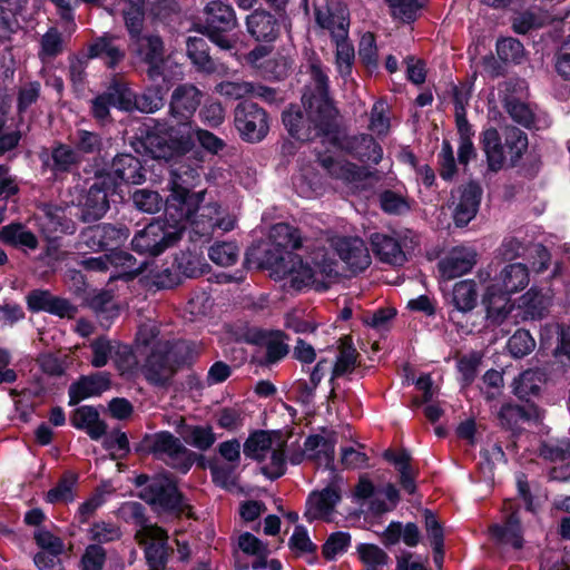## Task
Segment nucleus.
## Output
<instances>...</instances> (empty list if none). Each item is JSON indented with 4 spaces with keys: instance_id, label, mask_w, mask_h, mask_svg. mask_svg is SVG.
I'll return each instance as SVG.
<instances>
[{
    "instance_id": "obj_1",
    "label": "nucleus",
    "mask_w": 570,
    "mask_h": 570,
    "mask_svg": "<svg viewBox=\"0 0 570 570\" xmlns=\"http://www.w3.org/2000/svg\"><path fill=\"white\" fill-rule=\"evenodd\" d=\"M309 73L314 89L308 86L303 94L304 112L298 107H289L283 112L289 135L302 141L330 132L337 115L327 95L328 78L318 61L311 62Z\"/></svg>"
},
{
    "instance_id": "obj_2",
    "label": "nucleus",
    "mask_w": 570,
    "mask_h": 570,
    "mask_svg": "<svg viewBox=\"0 0 570 570\" xmlns=\"http://www.w3.org/2000/svg\"><path fill=\"white\" fill-rule=\"evenodd\" d=\"M195 140L212 154H218L225 147L223 139L206 129L194 126L191 121L175 126L157 125L146 136L145 147L153 158L168 161L190 151Z\"/></svg>"
},
{
    "instance_id": "obj_3",
    "label": "nucleus",
    "mask_w": 570,
    "mask_h": 570,
    "mask_svg": "<svg viewBox=\"0 0 570 570\" xmlns=\"http://www.w3.org/2000/svg\"><path fill=\"white\" fill-rule=\"evenodd\" d=\"M157 324L153 321L140 325L136 344L139 354L146 356L141 370L146 379L155 384L167 382L175 373L177 366L186 362L185 353L189 345L184 341L170 343L158 337Z\"/></svg>"
},
{
    "instance_id": "obj_4",
    "label": "nucleus",
    "mask_w": 570,
    "mask_h": 570,
    "mask_svg": "<svg viewBox=\"0 0 570 570\" xmlns=\"http://www.w3.org/2000/svg\"><path fill=\"white\" fill-rule=\"evenodd\" d=\"M269 262L277 273L288 276L292 286L298 291L305 287L325 291L340 275L336 261L327 248L321 246L312 252L311 264L293 253H287V257L281 256L274 262L269 258Z\"/></svg>"
},
{
    "instance_id": "obj_5",
    "label": "nucleus",
    "mask_w": 570,
    "mask_h": 570,
    "mask_svg": "<svg viewBox=\"0 0 570 570\" xmlns=\"http://www.w3.org/2000/svg\"><path fill=\"white\" fill-rule=\"evenodd\" d=\"M173 179L170 185V194L165 203L166 223L171 227H179L181 235L186 226L189 224L196 208L204 202V191L190 193L184 186L189 180L198 177L196 168L179 166L173 169Z\"/></svg>"
},
{
    "instance_id": "obj_6",
    "label": "nucleus",
    "mask_w": 570,
    "mask_h": 570,
    "mask_svg": "<svg viewBox=\"0 0 570 570\" xmlns=\"http://www.w3.org/2000/svg\"><path fill=\"white\" fill-rule=\"evenodd\" d=\"M205 32L208 38L224 50L233 49L236 40L227 36L238 26L234 8L220 0H212L204 7Z\"/></svg>"
},
{
    "instance_id": "obj_7",
    "label": "nucleus",
    "mask_w": 570,
    "mask_h": 570,
    "mask_svg": "<svg viewBox=\"0 0 570 570\" xmlns=\"http://www.w3.org/2000/svg\"><path fill=\"white\" fill-rule=\"evenodd\" d=\"M137 485L141 489L140 498L159 511H180L181 495L175 482L167 475H156L149 480L145 474L136 478Z\"/></svg>"
},
{
    "instance_id": "obj_8",
    "label": "nucleus",
    "mask_w": 570,
    "mask_h": 570,
    "mask_svg": "<svg viewBox=\"0 0 570 570\" xmlns=\"http://www.w3.org/2000/svg\"><path fill=\"white\" fill-rule=\"evenodd\" d=\"M180 237L179 227H171L166 222L155 220L135 234L131 246L139 254L158 256Z\"/></svg>"
},
{
    "instance_id": "obj_9",
    "label": "nucleus",
    "mask_w": 570,
    "mask_h": 570,
    "mask_svg": "<svg viewBox=\"0 0 570 570\" xmlns=\"http://www.w3.org/2000/svg\"><path fill=\"white\" fill-rule=\"evenodd\" d=\"M149 451L168 465L186 473L191 466L190 452L170 432L161 431L145 439Z\"/></svg>"
},
{
    "instance_id": "obj_10",
    "label": "nucleus",
    "mask_w": 570,
    "mask_h": 570,
    "mask_svg": "<svg viewBox=\"0 0 570 570\" xmlns=\"http://www.w3.org/2000/svg\"><path fill=\"white\" fill-rule=\"evenodd\" d=\"M235 126L240 137L249 142L261 141L269 129L267 114L253 102H242L236 107Z\"/></svg>"
},
{
    "instance_id": "obj_11",
    "label": "nucleus",
    "mask_w": 570,
    "mask_h": 570,
    "mask_svg": "<svg viewBox=\"0 0 570 570\" xmlns=\"http://www.w3.org/2000/svg\"><path fill=\"white\" fill-rule=\"evenodd\" d=\"M110 177H100L79 196L77 206L83 222L100 219L109 209L108 196L112 189Z\"/></svg>"
},
{
    "instance_id": "obj_12",
    "label": "nucleus",
    "mask_w": 570,
    "mask_h": 570,
    "mask_svg": "<svg viewBox=\"0 0 570 570\" xmlns=\"http://www.w3.org/2000/svg\"><path fill=\"white\" fill-rule=\"evenodd\" d=\"M235 224V217L229 214L222 215L219 206L215 203L203 206L200 204L189 222L195 234L206 237L212 236L216 229L229 232L234 229Z\"/></svg>"
},
{
    "instance_id": "obj_13",
    "label": "nucleus",
    "mask_w": 570,
    "mask_h": 570,
    "mask_svg": "<svg viewBox=\"0 0 570 570\" xmlns=\"http://www.w3.org/2000/svg\"><path fill=\"white\" fill-rule=\"evenodd\" d=\"M118 95L117 108L125 111L139 110L141 112H155L164 106V96L160 89H148L137 96L126 85H117L111 91Z\"/></svg>"
},
{
    "instance_id": "obj_14",
    "label": "nucleus",
    "mask_w": 570,
    "mask_h": 570,
    "mask_svg": "<svg viewBox=\"0 0 570 570\" xmlns=\"http://www.w3.org/2000/svg\"><path fill=\"white\" fill-rule=\"evenodd\" d=\"M330 247L348 266L351 272L358 273L371 264V256L365 243L358 237H332Z\"/></svg>"
},
{
    "instance_id": "obj_15",
    "label": "nucleus",
    "mask_w": 570,
    "mask_h": 570,
    "mask_svg": "<svg viewBox=\"0 0 570 570\" xmlns=\"http://www.w3.org/2000/svg\"><path fill=\"white\" fill-rule=\"evenodd\" d=\"M139 544L145 547V554L150 570H161L167 557V539L165 530L147 524L136 533Z\"/></svg>"
},
{
    "instance_id": "obj_16",
    "label": "nucleus",
    "mask_w": 570,
    "mask_h": 570,
    "mask_svg": "<svg viewBox=\"0 0 570 570\" xmlns=\"http://www.w3.org/2000/svg\"><path fill=\"white\" fill-rule=\"evenodd\" d=\"M317 24L330 32L333 40L347 38L348 35V11L338 0H330L325 6L315 10Z\"/></svg>"
},
{
    "instance_id": "obj_17",
    "label": "nucleus",
    "mask_w": 570,
    "mask_h": 570,
    "mask_svg": "<svg viewBox=\"0 0 570 570\" xmlns=\"http://www.w3.org/2000/svg\"><path fill=\"white\" fill-rule=\"evenodd\" d=\"M481 198V189L470 183L452 191L453 218L456 226L468 225L476 215Z\"/></svg>"
},
{
    "instance_id": "obj_18",
    "label": "nucleus",
    "mask_w": 570,
    "mask_h": 570,
    "mask_svg": "<svg viewBox=\"0 0 570 570\" xmlns=\"http://www.w3.org/2000/svg\"><path fill=\"white\" fill-rule=\"evenodd\" d=\"M341 500V491L335 484H331L321 491H313L306 500L304 517L307 521H331L335 508Z\"/></svg>"
},
{
    "instance_id": "obj_19",
    "label": "nucleus",
    "mask_w": 570,
    "mask_h": 570,
    "mask_svg": "<svg viewBox=\"0 0 570 570\" xmlns=\"http://www.w3.org/2000/svg\"><path fill=\"white\" fill-rule=\"evenodd\" d=\"M504 520L502 524L495 523L490 528L491 535L500 544L511 546L519 549L523 543V531L513 501H505L503 504Z\"/></svg>"
},
{
    "instance_id": "obj_20",
    "label": "nucleus",
    "mask_w": 570,
    "mask_h": 570,
    "mask_svg": "<svg viewBox=\"0 0 570 570\" xmlns=\"http://www.w3.org/2000/svg\"><path fill=\"white\" fill-rule=\"evenodd\" d=\"M476 261L475 248L465 245L455 246L439 262V272L443 279L450 281L469 273Z\"/></svg>"
},
{
    "instance_id": "obj_21",
    "label": "nucleus",
    "mask_w": 570,
    "mask_h": 570,
    "mask_svg": "<svg viewBox=\"0 0 570 570\" xmlns=\"http://www.w3.org/2000/svg\"><path fill=\"white\" fill-rule=\"evenodd\" d=\"M202 91L190 83L180 85L171 94L169 111L180 122L190 121L200 105Z\"/></svg>"
},
{
    "instance_id": "obj_22",
    "label": "nucleus",
    "mask_w": 570,
    "mask_h": 570,
    "mask_svg": "<svg viewBox=\"0 0 570 570\" xmlns=\"http://www.w3.org/2000/svg\"><path fill=\"white\" fill-rule=\"evenodd\" d=\"M128 237L127 227H116L109 224L89 227L81 234L85 245L94 250L117 246L126 242Z\"/></svg>"
},
{
    "instance_id": "obj_23",
    "label": "nucleus",
    "mask_w": 570,
    "mask_h": 570,
    "mask_svg": "<svg viewBox=\"0 0 570 570\" xmlns=\"http://www.w3.org/2000/svg\"><path fill=\"white\" fill-rule=\"evenodd\" d=\"M132 51L149 66V77H158L163 71L164 43L158 36H141L131 41Z\"/></svg>"
},
{
    "instance_id": "obj_24",
    "label": "nucleus",
    "mask_w": 570,
    "mask_h": 570,
    "mask_svg": "<svg viewBox=\"0 0 570 570\" xmlns=\"http://www.w3.org/2000/svg\"><path fill=\"white\" fill-rule=\"evenodd\" d=\"M39 227L48 237L57 233L72 234L76 230L71 214H67V208L55 205H45L41 214L38 216Z\"/></svg>"
},
{
    "instance_id": "obj_25",
    "label": "nucleus",
    "mask_w": 570,
    "mask_h": 570,
    "mask_svg": "<svg viewBox=\"0 0 570 570\" xmlns=\"http://www.w3.org/2000/svg\"><path fill=\"white\" fill-rule=\"evenodd\" d=\"M321 164L331 176L342 179L355 189L363 188L365 180L370 178V173L365 168L341 158L323 157Z\"/></svg>"
},
{
    "instance_id": "obj_26",
    "label": "nucleus",
    "mask_w": 570,
    "mask_h": 570,
    "mask_svg": "<svg viewBox=\"0 0 570 570\" xmlns=\"http://www.w3.org/2000/svg\"><path fill=\"white\" fill-rule=\"evenodd\" d=\"M402 236L397 233L392 235L375 233L371 236V244L375 255L384 263L400 266L406 261L402 248Z\"/></svg>"
},
{
    "instance_id": "obj_27",
    "label": "nucleus",
    "mask_w": 570,
    "mask_h": 570,
    "mask_svg": "<svg viewBox=\"0 0 570 570\" xmlns=\"http://www.w3.org/2000/svg\"><path fill=\"white\" fill-rule=\"evenodd\" d=\"M530 282L529 269L521 263L505 265L490 286H495L498 292L512 295L524 289Z\"/></svg>"
},
{
    "instance_id": "obj_28",
    "label": "nucleus",
    "mask_w": 570,
    "mask_h": 570,
    "mask_svg": "<svg viewBox=\"0 0 570 570\" xmlns=\"http://www.w3.org/2000/svg\"><path fill=\"white\" fill-rule=\"evenodd\" d=\"M111 384L108 372H97L91 375L80 377L69 389L70 404H76L81 400L91 396H98L109 390Z\"/></svg>"
},
{
    "instance_id": "obj_29",
    "label": "nucleus",
    "mask_w": 570,
    "mask_h": 570,
    "mask_svg": "<svg viewBox=\"0 0 570 570\" xmlns=\"http://www.w3.org/2000/svg\"><path fill=\"white\" fill-rule=\"evenodd\" d=\"M540 343L544 348H550L556 343L553 356L560 363L570 366V335L562 325L546 324L540 332Z\"/></svg>"
},
{
    "instance_id": "obj_30",
    "label": "nucleus",
    "mask_w": 570,
    "mask_h": 570,
    "mask_svg": "<svg viewBox=\"0 0 570 570\" xmlns=\"http://www.w3.org/2000/svg\"><path fill=\"white\" fill-rule=\"evenodd\" d=\"M248 33L257 41H274L279 33L277 20L269 12L255 10L246 18Z\"/></svg>"
},
{
    "instance_id": "obj_31",
    "label": "nucleus",
    "mask_w": 570,
    "mask_h": 570,
    "mask_svg": "<svg viewBox=\"0 0 570 570\" xmlns=\"http://www.w3.org/2000/svg\"><path fill=\"white\" fill-rule=\"evenodd\" d=\"M507 107L512 119L527 128L541 130L548 128L551 124L544 111L534 110L525 102L511 100Z\"/></svg>"
},
{
    "instance_id": "obj_32",
    "label": "nucleus",
    "mask_w": 570,
    "mask_h": 570,
    "mask_svg": "<svg viewBox=\"0 0 570 570\" xmlns=\"http://www.w3.org/2000/svg\"><path fill=\"white\" fill-rule=\"evenodd\" d=\"M335 440L322 435H311L305 440V454L317 466L330 468L334 460Z\"/></svg>"
},
{
    "instance_id": "obj_33",
    "label": "nucleus",
    "mask_w": 570,
    "mask_h": 570,
    "mask_svg": "<svg viewBox=\"0 0 570 570\" xmlns=\"http://www.w3.org/2000/svg\"><path fill=\"white\" fill-rule=\"evenodd\" d=\"M109 176L134 185L141 184L145 179L140 161L128 154L119 155L112 160Z\"/></svg>"
},
{
    "instance_id": "obj_34",
    "label": "nucleus",
    "mask_w": 570,
    "mask_h": 570,
    "mask_svg": "<svg viewBox=\"0 0 570 570\" xmlns=\"http://www.w3.org/2000/svg\"><path fill=\"white\" fill-rule=\"evenodd\" d=\"M71 424L79 430H86L88 435L98 440L106 433V424L100 421L98 411L92 406L76 409L70 417Z\"/></svg>"
},
{
    "instance_id": "obj_35",
    "label": "nucleus",
    "mask_w": 570,
    "mask_h": 570,
    "mask_svg": "<svg viewBox=\"0 0 570 570\" xmlns=\"http://www.w3.org/2000/svg\"><path fill=\"white\" fill-rule=\"evenodd\" d=\"M483 303L487 306V317L494 324H501L512 311L510 295L498 292L495 286H488Z\"/></svg>"
},
{
    "instance_id": "obj_36",
    "label": "nucleus",
    "mask_w": 570,
    "mask_h": 570,
    "mask_svg": "<svg viewBox=\"0 0 570 570\" xmlns=\"http://www.w3.org/2000/svg\"><path fill=\"white\" fill-rule=\"evenodd\" d=\"M269 237L275 249L279 252V255L276 256L275 259L281 256L287 257V253H291L289 250L297 249L302 246L299 232L288 224L274 225L271 229Z\"/></svg>"
},
{
    "instance_id": "obj_37",
    "label": "nucleus",
    "mask_w": 570,
    "mask_h": 570,
    "mask_svg": "<svg viewBox=\"0 0 570 570\" xmlns=\"http://www.w3.org/2000/svg\"><path fill=\"white\" fill-rule=\"evenodd\" d=\"M115 41L116 38L110 35L97 38L88 48V57L101 58L108 67H115L125 57L124 50Z\"/></svg>"
},
{
    "instance_id": "obj_38",
    "label": "nucleus",
    "mask_w": 570,
    "mask_h": 570,
    "mask_svg": "<svg viewBox=\"0 0 570 570\" xmlns=\"http://www.w3.org/2000/svg\"><path fill=\"white\" fill-rule=\"evenodd\" d=\"M0 240L16 247L35 250L38 247L37 236L22 224L12 223L0 229Z\"/></svg>"
},
{
    "instance_id": "obj_39",
    "label": "nucleus",
    "mask_w": 570,
    "mask_h": 570,
    "mask_svg": "<svg viewBox=\"0 0 570 570\" xmlns=\"http://www.w3.org/2000/svg\"><path fill=\"white\" fill-rule=\"evenodd\" d=\"M483 149L487 155L489 168L498 171L503 167L507 158L505 147L501 145L500 135L497 129L489 128L482 135Z\"/></svg>"
},
{
    "instance_id": "obj_40",
    "label": "nucleus",
    "mask_w": 570,
    "mask_h": 570,
    "mask_svg": "<svg viewBox=\"0 0 570 570\" xmlns=\"http://www.w3.org/2000/svg\"><path fill=\"white\" fill-rule=\"evenodd\" d=\"M350 153L362 161L379 164L383 157L381 146L368 135H361L350 139Z\"/></svg>"
},
{
    "instance_id": "obj_41",
    "label": "nucleus",
    "mask_w": 570,
    "mask_h": 570,
    "mask_svg": "<svg viewBox=\"0 0 570 570\" xmlns=\"http://www.w3.org/2000/svg\"><path fill=\"white\" fill-rule=\"evenodd\" d=\"M89 306L96 313L100 324L106 328L119 315V306L110 292H100L92 296Z\"/></svg>"
},
{
    "instance_id": "obj_42",
    "label": "nucleus",
    "mask_w": 570,
    "mask_h": 570,
    "mask_svg": "<svg viewBox=\"0 0 570 570\" xmlns=\"http://www.w3.org/2000/svg\"><path fill=\"white\" fill-rule=\"evenodd\" d=\"M177 432L187 444L202 451L209 449L216 441L213 428L209 425L183 424Z\"/></svg>"
},
{
    "instance_id": "obj_43",
    "label": "nucleus",
    "mask_w": 570,
    "mask_h": 570,
    "mask_svg": "<svg viewBox=\"0 0 570 570\" xmlns=\"http://www.w3.org/2000/svg\"><path fill=\"white\" fill-rule=\"evenodd\" d=\"M186 47L188 58L198 70L206 73L215 71L214 61L208 55V45L203 37H188Z\"/></svg>"
},
{
    "instance_id": "obj_44",
    "label": "nucleus",
    "mask_w": 570,
    "mask_h": 570,
    "mask_svg": "<svg viewBox=\"0 0 570 570\" xmlns=\"http://www.w3.org/2000/svg\"><path fill=\"white\" fill-rule=\"evenodd\" d=\"M114 267L111 278H132L141 271V265L136 258L124 250H111L109 253V268Z\"/></svg>"
},
{
    "instance_id": "obj_45",
    "label": "nucleus",
    "mask_w": 570,
    "mask_h": 570,
    "mask_svg": "<svg viewBox=\"0 0 570 570\" xmlns=\"http://www.w3.org/2000/svg\"><path fill=\"white\" fill-rule=\"evenodd\" d=\"M519 302L524 316L534 320L541 318L544 315L550 305V297L537 288H530L520 297Z\"/></svg>"
},
{
    "instance_id": "obj_46",
    "label": "nucleus",
    "mask_w": 570,
    "mask_h": 570,
    "mask_svg": "<svg viewBox=\"0 0 570 570\" xmlns=\"http://www.w3.org/2000/svg\"><path fill=\"white\" fill-rule=\"evenodd\" d=\"M261 470L271 480L281 478L286 471V459L283 442L278 441L274 448L259 461Z\"/></svg>"
},
{
    "instance_id": "obj_47",
    "label": "nucleus",
    "mask_w": 570,
    "mask_h": 570,
    "mask_svg": "<svg viewBox=\"0 0 570 570\" xmlns=\"http://www.w3.org/2000/svg\"><path fill=\"white\" fill-rule=\"evenodd\" d=\"M268 432L259 431L252 434L244 444V453L246 456L261 461L278 442Z\"/></svg>"
},
{
    "instance_id": "obj_48",
    "label": "nucleus",
    "mask_w": 570,
    "mask_h": 570,
    "mask_svg": "<svg viewBox=\"0 0 570 570\" xmlns=\"http://www.w3.org/2000/svg\"><path fill=\"white\" fill-rule=\"evenodd\" d=\"M142 358L146 361V356L139 354L136 346L135 350H132L130 346L118 342L116 355H114V363L121 375L136 372Z\"/></svg>"
},
{
    "instance_id": "obj_49",
    "label": "nucleus",
    "mask_w": 570,
    "mask_h": 570,
    "mask_svg": "<svg viewBox=\"0 0 570 570\" xmlns=\"http://www.w3.org/2000/svg\"><path fill=\"white\" fill-rule=\"evenodd\" d=\"M478 293L474 281L464 279L458 282L452 292V302L461 312H469L476 305Z\"/></svg>"
},
{
    "instance_id": "obj_50",
    "label": "nucleus",
    "mask_w": 570,
    "mask_h": 570,
    "mask_svg": "<svg viewBox=\"0 0 570 570\" xmlns=\"http://www.w3.org/2000/svg\"><path fill=\"white\" fill-rule=\"evenodd\" d=\"M357 352L347 337L341 340L340 354L333 367L331 382L335 377L352 373L356 365Z\"/></svg>"
},
{
    "instance_id": "obj_51",
    "label": "nucleus",
    "mask_w": 570,
    "mask_h": 570,
    "mask_svg": "<svg viewBox=\"0 0 570 570\" xmlns=\"http://www.w3.org/2000/svg\"><path fill=\"white\" fill-rule=\"evenodd\" d=\"M357 552L363 562L364 570H385L389 566V556L375 544H360Z\"/></svg>"
},
{
    "instance_id": "obj_52",
    "label": "nucleus",
    "mask_w": 570,
    "mask_h": 570,
    "mask_svg": "<svg viewBox=\"0 0 570 570\" xmlns=\"http://www.w3.org/2000/svg\"><path fill=\"white\" fill-rule=\"evenodd\" d=\"M118 341L109 340L106 336H100L90 343L92 352L91 365L100 368L108 364L109 360H114L116 355Z\"/></svg>"
},
{
    "instance_id": "obj_53",
    "label": "nucleus",
    "mask_w": 570,
    "mask_h": 570,
    "mask_svg": "<svg viewBox=\"0 0 570 570\" xmlns=\"http://www.w3.org/2000/svg\"><path fill=\"white\" fill-rule=\"evenodd\" d=\"M504 147L511 164H515L528 148V137L518 128H509L505 131Z\"/></svg>"
},
{
    "instance_id": "obj_54",
    "label": "nucleus",
    "mask_w": 570,
    "mask_h": 570,
    "mask_svg": "<svg viewBox=\"0 0 570 570\" xmlns=\"http://www.w3.org/2000/svg\"><path fill=\"white\" fill-rule=\"evenodd\" d=\"M542 380L543 373L541 371L527 370L514 380V393L521 399L537 394Z\"/></svg>"
},
{
    "instance_id": "obj_55",
    "label": "nucleus",
    "mask_w": 570,
    "mask_h": 570,
    "mask_svg": "<svg viewBox=\"0 0 570 570\" xmlns=\"http://www.w3.org/2000/svg\"><path fill=\"white\" fill-rule=\"evenodd\" d=\"M385 458L393 462L400 473V480L403 489L413 493L415 491L413 470L409 464V455L405 452L394 453L387 451Z\"/></svg>"
},
{
    "instance_id": "obj_56",
    "label": "nucleus",
    "mask_w": 570,
    "mask_h": 570,
    "mask_svg": "<svg viewBox=\"0 0 570 570\" xmlns=\"http://www.w3.org/2000/svg\"><path fill=\"white\" fill-rule=\"evenodd\" d=\"M239 248L233 242L216 243L208 250L209 258L220 266L234 265L237 262Z\"/></svg>"
},
{
    "instance_id": "obj_57",
    "label": "nucleus",
    "mask_w": 570,
    "mask_h": 570,
    "mask_svg": "<svg viewBox=\"0 0 570 570\" xmlns=\"http://www.w3.org/2000/svg\"><path fill=\"white\" fill-rule=\"evenodd\" d=\"M284 338L285 335L281 331L262 334V342L266 347V356L269 362H277L288 353V345Z\"/></svg>"
},
{
    "instance_id": "obj_58",
    "label": "nucleus",
    "mask_w": 570,
    "mask_h": 570,
    "mask_svg": "<svg viewBox=\"0 0 570 570\" xmlns=\"http://www.w3.org/2000/svg\"><path fill=\"white\" fill-rule=\"evenodd\" d=\"M76 476L65 475L55 488L49 490L46 500L49 503H67L75 499Z\"/></svg>"
},
{
    "instance_id": "obj_59",
    "label": "nucleus",
    "mask_w": 570,
    "mask_h": 570,
    "mask_svg": "<svg viewBox=\"0 0 570 570\" xmlns=\"http://www.w3.org/2000/svg\"><path fill=\"white\" fill-rule=\"evenodd\" d=\"M250 89L252 82L244 80H224L215 86V92L228 100L247 98Z\"/></svg>"
},
{
    "instance_id": "obj_60",
    "label": "nucleus",
    "mask_w": 570,
    "mask_h": 570,
    "mask_svg": "<svg viewBox=\"0 0 570 570\" xmlns=\"http://www.w3.org/2000/svg\"><path fill=\"white\" fill-rule=\"evenodd\" d=\"M51 159L55 171H68L80 161L79 154L67 145L55 147L51 153Z\"/></svg>"
},
{
    "instance_id": "obj_61",
    "label": "nucleus",
    "mask_w": 570,
    "mask_h": 570,
    "mask_svg": "<svg viewBox=\"0 0 570 570\" xmlns=\"http://www.w3.org/2000/svg\"><path fill=\"white\" fill-rule=\"evenodd\" d=\"M336 45V68L341 76L346 77L352 71L354 48L347 38L333 40Z\"/></svg>"
},
{
    "instance_id": "obj_62",
    "label": "nucleus",
    "mask_w": 570,
    "mask_h": 570,
    "mask_svg": "<svg viewBox=\"0 0 570 570\" xmlns=\"http://www.w3.org/2000/svg\"><path fill=\"white\" fill-rule=\"evenodd\" d=\"M540 455L551 462L563 461L570 458V440H550L542 443Z\"/></svg>"
},
{
    "instance_id": "obj_63",
    "label": "nucleus",
    "mask_w": 570,
    "mask_h": 570,
    "mask_svg": "<svg viewBox=\"0 0 570 570\" xmlns=\"http://www.w3.org/2000/svg\"><path fill=\"white\" fill-rule=\"evenodd\" d=\"M132 202L137 209L148 214L157 213L163 206L161 196L157 191L145 188L132 194Z\"/></svg>"
},
{
    "instance_id": "obj_64",
    "label": "nucleus",
    "mask_w": 570,
    "mask_h": 570,
    "mask_svg": "<svg viewBox=\"0 0 570 570\" xmlns=\"http://www.w3.org/2000/svg\"><path fill=\"white\" fill-rule=\"evenodd\" d=\"M71 142L76 147V151L83 154H95L101 148V139L98 134L88 130H77L71 136Z\"/></svg>"
}]
</instances>
